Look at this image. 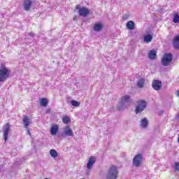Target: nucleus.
Returning <instances> with one entry per match:
<instances>
[{"label":"nucleus","instance_id":"nucleus-1","mask_svg":"<svg viewBox=\"0 0 179 179\" xmlns=\"http://www.w3.org/2000/svg\"><path fill=\"white\" fill-rule=\"evenodd\" d=\"M132 103V99L128 95H124L121 99V102L118 104L117 108V110H123V108H127L128 106H130Z\"/></svg>","mask_w":179,"mask_h":179},{"label":"nucleus","instance_id":"nucleus-2","mask_svg":"<svg viewBox=\"0 0 179 179\" xmlns=\"http://www.w3.org/2000/svg\"><path fill=\"white\" fill-rule=\"evenodd\" d=\"M118 178V168L113 165L110 167L106 175V179H117Z\"/></svg>","mask_w":179,"mask_h":179},{"label":"nucleus","instance_id":"nucleus-3","mask_svg":"<svg viewBox=\"0 0 179 179\" xmlns=\"http://www.w3.org/2000/svg\"><path fill=\"white\" fill-rule=\"evenodd\" d=\"M173 61V55L171 53H166L164 55L163 58L162 59V64L163 66H169L171 62Z\"/></svg>","mask_w":179,"mask_h":179},{"label":"nucleus","instance_id":"nucleus-4","mask_svg":"<svg viewBox=\"0 0 179 179\" xmlns=\"http://www.w3.org/2000/svg\"><path fill=\"white\" fill-rule=\"evenodd\" d=\"M142 162H143V155L142 154H138L133 159V166L134 167H139L142 166Z\"/></svg>","mask_w":179,"mask_h":179},{"label":"nucleus","instance_id":"nucleus-5","mask_svg":"<svg viewBox=\"0 0 179 179\" xmlns=\"http://www.w3.org/2000/svg\"><path fill=\"white\" fill-rule=\"evenodd\" d=\"M146 101H138L136 107V114H139V113H142V111H143L146 108Z\"/></svg>","mask_w":179,"mask_h":179},{"label":"nucleus","instance_id":"nucleus-6","mask_svg":"<svg viewBox=\"0 0 179 179\" xmlns=\"http://www.w3.org/2000/svg\"><path fill=\"white\" fill-rule=\"evenodd\" d=\"M65 136H73V131L69 126H66L64 129V132L59 135V138H65Z\"/></svg>","mask_w":179,"mask_h":179},{"label":"nucleus","instance_id":"nucleus-7","mask_svg":"<svg viewBox=\"0 0 179 179\" xmlns=\"http://www.w3.org/2000/svg\"><path fill=\"white\" fill-rule=\"evenodd\" d=\"M22 122L24 124V128H26L28 135H31V134H30V128H29V126L31 124L29 116L24 115L22 117Z\"/></svg>","mask_w":179,"mask_h":179},{"label":"nucleus","instance_id":"nucleus-8","mask_svg":"<svg viewBox=\"0 0 179 179\" xmlns=\"http://www.w3.org/2000/svg\"><path fill=\"white\" fill-rule=\"evenodd\" d=\"M9 131H10V124L7 122L3 128V139L5 142L8 141V136H9Z\"/></svg>","mask_w":179,"mask_h":179},{"label":"nucleus","instance_id":"nucleus-9","mask_svg":"<svg viewBox=\"0 0 179 179\" xmlns=\"http://www.w3.org/2000/svg\"><path fill=\"white\" fill-rule=\"evenodd\" d=\"M32 5L33 1H31V0H24L22 8H24V10H25V12H29Z\"/></svg>","mask_w":179,"mask_h":179},{"label":"nucleus","instance_id":"nucleus-10","mask_svg":"<svg viewBox=\"0 0 179 179\" xmlns=\"http://www.w3.org/2000/svg\"><path fill=\"white\" fill-rule=\"evenodd\" d=\"M90 13V10L89 8L86 7H82L81 8L79 9V15L80 16H83V17H86L87 15Z\"/></svg>","mask_w":179,"mask_h":179},{"label":"nucleus","instance_id":"nucleus-11","mask_svg":"<svg viewBox=\"0 0 179 179\" xmlns=\"http://www.w3.org/2000/svg\"><path fill=\"white\" fill-rule=\"evenodd\" d=\"M162 81L159 80H155L152 82V87L155 90H162Z\"/></svg>","mask_w":179,"mask_h":179},{"label":"nucleus","instance_id":"nucleus-12","mask_svg":"<svg viewBox=\"0 0 179 179\" xmlns=\"http://www.w3.org/2000/svg\"><path fill=\"white\" fill-rule=\"evenodd\" d=\"M96 159L95 157H90L89 158L88 162L87 164V169H88V170H92L93 164L96 163Z\"/></svg>","mask_w":179,"mask_h":179},{"label":"nucleus","instance_id":"nucleus-13","mask_svg":"<svg viewBox=\"0 0 179 179\" xmlns=\"http://www.w3.org/2000/svg\"><path fill=\"white\" fill-rule=\"evenodd\" d=\"M59 128V127L57 124L52 126V127L50 129L51 135H52V136L57 135V132H58Z\"/></svg>","mask_w":179,"mask_h":179},{"label":"nucleus","instance_id":"nucleus-14","mask_svg":"<svg viewBox=\"0 0 179 179\" xmlns=\"http://www.w3.org/2000/svg\"><path fill=\"white\" fill-rule=\"evenodd\" d=\"M173 47L176 50H179V36H176L173 39Z\"/></svg>","mask_w":179,"mask_h":179},{"label":"nucleus","instance_id":"nucleus-15","mask_svg":"<svg viewBox=\"0 0 179 179\" xmlns=\"http://www.w3.org/2000/svg\"><path fill=\"white\" fill-rule=\"evenodd\" d=\"M126 27H127L129 30H134V29H135V22L131 20L129 21L126 24Z\"/></svg>","mask_w":179,"mask_h":179},{"label":"nucleus","instance_id":"nucleus-16","mask_svg":"<svg viewBox=\"0 0 179 179\" xmlns=\"http://www.w3.org/2000/svg\"><path fill=\"white\" fill-rule=\"evenodd\" d=\"M137 86L138 87H139V89H142V87L145 86V78H141L140 79H138V80L137 81Z\"/></svg>","mask_w":179,"mask_h":179},{"label":"nucleus","instance_id":"nucleus-17","mask_svg":"<svg viewBox=\"0 0 179 179\" xmlns=\"http://www.w3.org/2000/svg\"><path fill=\"white\" fill-rule=\"evenodd\" d=\"M149 122H148V119L146 117H144L141 121V128H148Z\"/></svg>","mask_w":179,"mask_h":179},{"label":"nucleus","instance_id":"nucleus-18","mask_svg":"<svg viewBox=\"0 0 179 179\" xmlns=\"http://www.w3.org/2000/svg\"><path fill=\"white\" fill-rule=\"evenodd\" d=\"M103 29V24L101 22L94 24V31H100Z\"/></svg>","mask_w":179,"mask_h":179},{"label":"nucleus","instance_id":"nucleus-19","mask_svg":"<svg viewBox=\"0 0 179 179\" xmlns=\"http://www.w3.org/2000/svg\"><path fill=\"white\" fill-rule=\"evenodd\" d=\"M48 104V100L47 99V98H42L40 100V105L42 107H47Z\"/></svg>","mask_w":179,"mask_h":179},{"label":"nucleus","instance_id":"nucleus-20","mask_svg":"<svg viewBox=\"0 0 179 179\" xmlns=\"http://www.w3.org/2000/svg\"><path fill=\"white\" fill-rule=\"evenodd\" d=\"M153 40V36L151 34H147L144 36V43H150Z\"/></svg>","mask_w":179,"mask_h":179},{"label":"nucleus","instance_id":"nucleus-21","mask_svg":"<svg viewBox=\"0 0 179 179\" xmlns=\"http://www.w3.org/2000/svg\"><path fill=\"white\" fill-rule=\"evenodd\" d=\"M148 58H150V59H155V58H156V50H150L148 52Z\"/></svg>","mask_w":179,"mask_h":179},{"label":"nucleus","instance_id":"nucleus-22","mask_svg":"<svg viewBox=\"0 0 179 179\" xmlns=\"http://www.w3.org/2000/svg\"><path fill=\"white\" fill-rule=\"evenodd\" d=\"M50 155L51 157H52L53 159L58 157V152H57V150H55L54 149L50 150Z\"/></svg>","mask_w":179,"mask_h":179},{"label":"nucleus","instance_id":"nucleus-23","mask_svg":"<svg viewBox=\"0 0 179 179\" xmlns=\"http://www.w3.org/2000/svg\"><path fill=\"white\" fill-rule=\"evenodd\" d=\"M173 23H179V15L178 13H175L174 17L173 18Z\"/></svg>","mask_w":179,"mask_h":179},{"label":"nucleus","instance_id":"nucleus-24","mask_svg":"<svg viewBox=\"0 0 179 179\" xmlns=\"http://www.w3.org/2000/svg\"><path fill=\"white\" fill-rule=\"evenodd\" d=\"M64 124H69L71 122V118L68 116H64L62 119Z\"/></svg>","mask_w":179,"mask_h":179},{"label":"nucleus","instance_id":"nucleus-25","mask_svg":"<svg viewBox=\"0 0 179 179\" xmlns=\"http://www.w3.org/2000/svg\"><path fill=\"white\" fill-rule=\"evenodd\" d=\"M70 103L72 106H73V107H79V106H80V103L75 100L71 101Z\"/></svg>","mask_w":179,"mask_h":179},{"label":"nucleus","instance_id":"nucleus-26","mask_svg":"<svg viewBox=\"0 0 179 179\" xmlns=\"http://www.w3.org/2000/svg\"><path fill=\"white\" fill-rule=\"evenodd\" d=\"M173 169L175 172H179V163L175 162V164L173 166Z\"/></svg>","mask_w":179,"mask_h":179},{"label":"nucleus","instance_id":"nucleus-27","mask_svg":"<svg viewBox=\"0 0 179 179\" xmlns=\"http://www.w3.org/2000/svg\"><path fill=\"white\" fill-rule=\"evenodd\" d=\"M29 36H30L31 37H34V36H36V34L33 32H29Z\"/></svg>","mask_w":179,"mask_h":179},{"label":"nucleus","instance_id":"nucleus-28","mask_svg":"<svg viewBox=\"0 0 179 179\" xmlns=\"http://www.w3.org/2000/svg\"><path fill=\"white\" fill-rule=\"evenodd\" d=\"M82 8H80V5H77L76 6V9H77L78 11H79V9H81Z\"/></svg>","mask_w":179,"mask_h":179},{"label":"nucleus","instance_id":"nucleus-29","mask_svg":"<svg viewBox=\"0 0 179 179\" xmlns=\"http://www.w3.org/2000/svg\"><path fill=\"white\" fill-rule=\"evenodd\" d=\"M177 96L179 97V90L177 91Z\"/></svg>","mask_w":179,"mask_h":179},{"label":"nucleus","instance_id":"nucleus-30","mask_svg":"<svg viewBox=\"0 0 179 179\" xmlns=\"http://www.w3.org/2000/svg\"><path fill=\"white\" fill-rule=\"evenodd\" d=\"M178 143H179V136H178Z\"/></svg>","mask_w":179,"mask_h":179},{"label":"nucleus","instance_id":"nucleus-31","mask_svg":"<svg viewBox=\"0 0 179 179\" xmlns=\"http://www.w3.org/2000/svg\"><path fill=\"white\" fill-rule=\"evenodd\" d=\"M45 179H49V178H45Z\"/></svg>","mask_w":179,"mask_h":179}]
</instances>
